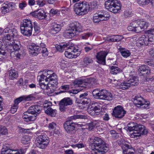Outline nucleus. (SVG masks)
I'll list each match as a JSON object with an SVG mask.
<instances>
[{"label": "nucleus", "mask_w": 154, "mask_h": 154, "mask_svg": "<svg viewBox=\"0 0 154 154\" xmlns=\"http://www.w3.org/2000/svg\"><path fill=\"white\" fill-rule=\"evenodd\" d=\"M3 32L8 34L0 41V61L3 60L2 56L5 55L6 53L5 49L9 51L11 54L14 51H18L20 47V42L13 40L14 37L17 35L16 29L12 28L10 29L8 26L4 30Z\"/></svg>", "instance_id": "obj_1"}, {"label": "nucleus", "mask_w": 154, "mask_h": 154, "mask_svg": "<svg viewBox=\"0 0 154 154\" xmlns=\"http://www.w3.org/2000/svg\"><path fill=\"white\" fill-rule=\"evenodd\" d=\"M41 107L38 105H33L30 106L28 110L23 113V118L27 122L34 121L36 119V116L41 113Z\"/></svg>", "instance_id": "obj_2"}, {"label": "nucleus", "mask_w": 154, "mask_h": 154, "mask_svg": "<svg viewBox=\"0 0 154 154\" xmlns=\"http://www.w3.org/2000/svg\"><path fill=\"white\" fill-rule=\"evenodd\" d=\"M128 130L130 131H133L130 134L131 137L137 139L142 135L146 134L147 133V130L144 126L133 122H130L128 124Z\"/></svg>", "instance_id": "obj_3"}, {"label": "nucleus", "mask_w": 154, "mask_h": 154, "mask_svg": "<svg viewBox=\"0 0 154 154\" xmlns=\"http://www.w3.org/2000/svg\"><path fill=\"white\" fill-rule=\"evenodd\" d=\"M85 117L86 116H85L77 115L72 116L69 118L63 124V127L65 131L70 135L73 134L75 133V128L76 124L73 122L72 120H75L77 119H85Z\"/></svg>", "instance_id": "obj_4"}, {"label": "nucleus", "mask_w": 154, "mask_h": 154, "mask_svg": "<svg viewBox=\"0 0 154 154\" xmlns=\"http://www.w3.org/2000/svg\"><path fill=\"white\" fill-rule=\"evenodd\" d=\"M82 26L77 21H74L69 24V27L64 34L65 36L67 38H71L78 34L77 32L82 30Z\"/></svg>", "instance_id": "obj_5"}, {"label": "nucleus", "mask_w": 154, "mask_h": 154, "mask_svg": "<svg viewBox=\"0 0 154 154\" xmlns=\"http://www.w3.org/2000/svg\"><path fill=\"white\" fill-rule=\"evenodd\" d=\"M90 7L86 2L83 1L75 3L74 5V11L78 15H83L88 13Z\"/></svg>", "instance_id": "obj_6"}, {"label": "nucleus", "mask_w": 154, "mask_h": 154, "mask_svg": "<svg viewBox=\"0 0 154 154\" xmlns=\"http://www.w3.org/2000/svg\"><path fill=\"white\" fill-rule=\"evenodd\" d=\"M105 5L107 9L113 13H118L121 11L122 5L119 1L109 0L105 2Z\"/></svg>", "instance_id": "obj_7"}, {"label": "nucleus", "mask_w": 154, "mask_h": 154, "mask_svg": "<svg viewBox=\"0 0 154 154\" xmlns=\"http://www.w3.org/2000/svg\"><path fill=\"white\" fill-rule=\"evenodd\" d=\"M49 142V138L46 135H41L37 137L35 144L38 147L41 149H44L47 146Z\"/></svg>", "instance_id": "obj_8"}, {"label": "nucleus", "mask_w": 154, "mask_h": 154, "mask_svg": "<svg viewBox=\"0 0 154 154\" xmlns=\"http://www.w3.org/2000/svg\"><path fill=\"white\" fill-rule=\"evenodd\" d=\"M138 79L136 77H133L123 82L119 85V88L122 90H126L132 86H135L138 84Z\"/></svg>", "instance_id": "obj_9"}, {"label": "nucleus", "mask_w": 154, "mask_h": 154, "mask_svg": "<svg viewBox=\"0 0 154 154\" xmlns=\"http://www.w3.org/2000/svg\"><path fill=\"white\" fill-rule=\"evenodd\" d=\"M109 14L104 11H102L95 14L93 17V21L94 23H98L101 21L107 20L109 19Z\"/></svg>", "instance_id": "obj_10"}, {"label": "nucleus", "mask_w": 154, "mask_h": 154, "mask_svg": "<svg viewBox=\"0 0 154 154\" xmlns=\"http://www.w3.org/2000/svg\"><path fill=\"white\" fill-rule=\"evenodd\" d=\"M133 103L138 107L142 106V108L147 109L149 105V102L146 101L140 96H135L134 99Z\"/></svg>", "instance_id": "obj_11"}, {"label": "nucleus", "mask_w": 154, "mask_h": 154, "mask_svg": "<svg viewBox=\"0 0 154 154\" xmlns=\"http://www.w3.org/2000/svg\"><path fill=\"white\" fill-rule=\"evenodd\" d=\"M126 113L123 107L119 105L115 107L113 109L112 115L115 118L121 119L123 117Z\"/></svg>", "instance_id": "obj_12"}, {"label": "nucleus", "mask_w": 154, "mask_h": 154, "mask_svg": "<svg viewBox=\"0 0 154 154\" xmlns=\"http://www.w3.org/2000/svg\"><path fill=\"white\" fill-rule=\"evenodd\" d=\"M72 104V101L69 97H65L61 100L59 103V109L62 112H64L66 109L67 106Z\"/></svg>", "instance_id": "obj_13"}, {"label": "nucleus", "mask_w": 154, "mask_h": 154, "mask_svg": "<svg viewBox=\"0 0 154 154\" xmlns=\"http://www.w3.org/2000/svg\"><path fill=\"white\" fill-rule=\"evenodd\" d=\"M102 107L101 104L96 103L88 108L87 109L88 112L92 116H100V111Z\"/></svg>", "instance_id": "obj_14"}, {"label": "nucleus", "mask_w": 154, "mask_h": 154, "mask_svg": "<svg viewBox=\"0 0 154 154\" xmlns=\"http://www.w3.org/2000/svg\"><path fill=\"white\" fill-rule=\"evenodd\" d=\"M28 48L29 54L32 56L37 55L40 50V47L34 43L29 44L28 46Z\"/></svg>", "instance_id": "obj_15"}, {"label": "nucleus", "mask_w": 154, "mask_h": 154, "mask_svg": "<svg viewBox=\"0 0 154 154\" xmlns=\"http://www.w3.org/2000/svg\"><path fill=\"white\" fill-rule=\"evenodd\" d=\"M98 96V98L108 100H111L113 97L112 94L105 90L100 91Z\"/></svg>", "instance_id": "obj_16"}, {"label": "nucleus", "mask_w": 154, "mask_h": 154, "mask_svg": "<svg viewBox=\"0 0 154 154\" xmlns=\"http://www.w3.org/2000/svg\"><path fill=\"white\" fill-rule=\"evenodd\" d=\"M63 24L62 23H52L51 28L50 29L49 32L52 34H55L61 30V27L63 26Z\"/></svg>", "instance_id": "obj_17"}, {"label": "nucleus", "mask_w": 154, "mask_h": 154, "mask_svg": "<svg viewBox=\"0 0 154 154\" xmlns=\"http://www.w3.org/2000/svg\"><path fill=\"white\" fill-rule=\"evenodd\" d=\"M107 53L104 51H100L97 53L96 58L97 62L103 65H105L106 63V57Z\"/></svg>", "instance_id": "obj_18"}, {"label": "nucleus", "mask_w": 154, "mask_h": 154, "mask_svg": "<svg viewBox=\"0 0 154 154\" xmlns=\"http://www.w3.org/2000/svg\"><path fill=\"white\" fill-rule=\"evenodd\" d=\"M87 79H76L73 82L74 85L75 87H85V85H87L89 83Z\"/></svg>", "instance_id": "obj_19"}, {"label": "nucleus", "mask_w": 154, "mask_h": 154, "mask_svg": "<svg viewBox=\"0 0 154 154\" xmlns=\"http://www.w3.org/2000/svg\"><path fill=\"white\" fill-rule=\"evenodd\" d=\"M34 99L35 97L32 95H29L27 96H23L15 99L14 100V104L16 105H18V103L22 101H30Z\"/></svg>", "instance_id": "obj_20"}, {"label": "nucleus", "mask_w": 154, "mask_h": 154, "mask_svg": "<svg viewBox=\"0 0 154 154\" xmlns=\"http://www.w3.org/2000/svg\"><path fill=\"white\" fill-rule=\"evenodd\" d=\"M137 25L139 29V32L142 29H145L147 28L149 26V23L143 20H136Z\"/></svg>", "instance_id": "obj_21"}, {"label": "nucleus", "mask_w": 154, "mask_h": 154, "mask_svg": "<svg viewBox=\"0 0 154 154\" xmlns=\"http://www.w3.org/2000/svg\"><path fill=\"white\" fill-rule=\"evenodd\" d=\"M31 15L35 18L40 20H42L45 18V14L44 11L42 10H38L32 12Z\"/></svg>", "instance_id": "obj_22"}, {"label": "nucleus", "mask_w": 154, "mask_h": 154, "mask_svg": "<svg viewBox=\"0 0 154 154\" xmlns=\"http://www.w3.org/2000/svg\"><path fill=\"white\" fill-rule=\"evenodd\" d=\"M139 71L146 76L149 75L150 73V71L149 67L146 65H142L140 66L139 69Z\"/></svg>", "instance_id": "obj_23"}, {"label": "nucleus", "mask_w": 154, "mask_h": 154, "mask_svg": "<svg viewBox=\"0 0 154 154\" xmlns=\"http://www.w3.org/2000/svg\"><path fill=\"white\" fill-rule=\"evenodd\" d=\"M111 38H107L106 40L109 42H118L123 38V37L121 35H113L110 37Z\"/></svg>", "instance_id": "obj_24"}, {"label": "nucleus", "mask_w": 154, "mask_h": 154, "mask_svg": "<svg viewBox=\"0 0 154 154\" xmlns=\"http://www.w3.org/2000/svg\"><path fill=\"white\" fill-rule=\"evenodd\" d=\"M20 27L24 28H33L32 22L29 19H24L21 23Z\"/></svg>", "instance_id": "obj_25"}, {"label": "nucleus", "mask_w": 154, "mask_h": 154, "mask_svg": "<svg viewBox=\"0 0 154 154\" xmlns=\"http://www.w3.org/2000/svg\"><path fill=\"white\" fill-rule=\"evenodd\" d=\"M139 28H138L137 25L136 21L131 23V25L127 28L128 29L129 31L134 32L136 33L139 32Z\"/></svg>", "instance_id": "obj_26"}, {"label": "nucleus", "mask_w": 154, "mask_h": 154, "mask_svg": "<svg viewBox=\"0 0 154 154\" xmlns=\"http://www.w3.org/2000/svg\"><path fill=\"white\" fill-rule=\"evenodd\" d=\"M21 33L24 35L29 36L32 34V28H24L20 27Z\"/></svg>", "instance_id": "obj_27"}, {"label": "nucleus", "mask_w": 154, "mask_h": 154, "mask_svg": "<svg viewBox=\"0 0 154 154\" xmlns=\"http://www.w3.org/2000/svg\"><path fill=\"white\" fill-rule=\"evenodd\" d=\"M118 144L121 145L123 150H125L126 149H128L130 146L129 145L126 143V142L125 141V140L123 139H121L117 141Z\"/></svg>", "instance_id": "obj_28"}, {"label": "nucleus", "mask_w": 154, "mask_h": 154, "mask_svg": "<svg viewBox=\"0 0 154 154\" xmlns=\"http://www.w3.org/2000/svg\"><path fill=\"white\" fill-rule=\"evenodd\" d=\"M8 77L11 79H16L18 76L17 72L15 70L11 69L8 72Z\"/></svg>", "instance_id": "obj_29"}, {"label": "nucleus", "mask_w": 154, "mask_h": 154, "mask_svg": "<svg viewBox=\"0 0 154 154\" xmlns=\"http://www.w3.org/2000/svg\"><path fill=\"white\" fill-rule=\"evenodd\" d=\"M50 73H52V71L45 70L43 71V74H42L39 77H38L37 79H39V82H42L44 80H45V78L48 77L49 74H50Z\"/></svg>", "instance_id": "obj_30"}, {"label": "nucleus", "mask_w": 154, "mask_h": 154, "mask_svg": "<svg viewBox=\"0 0 154 154\" xmlns=\"http://www.w3.org/2000/svg\"><path fill=\"white\" fill-rule=\"evenodd\" d=\"M55 47L56 49L60 52H62L64 50L66 49V48L69 47L68 44L66 43H62L60 45H56Z\"/></svg>", "instance_id": "obj_31"}, {"label": "nucleus", "mask_w": 154, "mask_h": 154, "mask_svg": "<svg viewBox=\"0 0 154 154\" xmlns=\"http://www.w3.org/2000/svg\"><path fill=\"white\" fill-rule=\"evenodd\" d=\"M154 29L149 31V35L148 37L149 45L153 44L152 42H154V33L153 32Z\"/></svg>", "instance_id": "obj_32"}, {"label": "nucleus", "mask_w": 154, "mask_h": 154, "mask_svg": "<svg viewBox=\"0 0 154 154\" xmlns=\"http://www.w3.org/2000/svg\"><path fill=\"white\" fill-rule=\"evenodd\" d=\"M4 5L6 6L10 12L11 11L15 8V4L13 2H6L4 3Z\"/></svg>", "instance_id": "obj_33"}, {"label": "nucleus", "mask_w": 154, "mask_h": 154, "mask_svg": "<svg viewBox=\"0 0 154 154\" xmlns=\"http://www.w3.org/2000/svg\"><path fill=\"white\" fill-rule=\"evenodd\" d=\"M66 50L64 54L65 56L69 58H76V55L75 54H73L71 51V50L69 48H66Z\"/></svg>", "instance_id": "obj_34"}, {"label": "nucleus", "mask_w": 154, "mask_h": 154, "mask_svg": "<svg viewBox=\"0 0 154 154\" xmlns=\"http://www.w3.org/2000/svg\"><path fill=\"white\" fill-rule=\"evenodd\" d=\"M137 2L140 5H147L150 3L153 5L154 3V0H137Z\"/></svg>", "instance_id": "obj_35"}, {"label": "nucleus", "mask_w": 154, "mask_h": 154, "mask_svg": "<svg viewBox=\"0 0 154 154\" xmlns=\"http://www.w3.org/2000/svg\"><path fill=\"white\" fill-rule=\"evenodd\" d=\"M57 110L53 109L50 107H49L46 109H45V112L47 114L52 117L55 116L57 113Z\"/></svg>", "instance_id": "obj_36"}, {"label": "nucleus", "mask_w": 154, "mask_h": 154, "mask_svg": "<svg viewBox=\"0 0 154 154\" xmlns=\"http://www.w3.org/2000/svg\"><path fill=\"white\" fill-rule=\"evenodd\" d=\"M68 45H69V47L67 48H69L71 50V51L73 54H75L76 55V57L79 56L80 54L79 52L78 51V49L75 48V47L73 46V45H70V43H68Z\"/></svg>", "instance_id": "obj_37"}, {"label": "nucleus", "mask_w": 154, "mask_h": 154, "mask_svg": "<svg viewBox=\"0 0 154 154\" xmlns=\"http://www.w3.org/2000/svg\"><path fill=\"white\" fill-rule=\"evenodd\" d=\"M13 150L10 149L5 146H3L2 149L1 154H12Z\"/></svg>", "instance_id": "obj_38"}, {"label": "nucleus", "mask_w": 154, "mask_h": 154, "mask_svg": "<svg viewBox=\"0 0 154 154\" xmlns=\"http://www.w3.org/2000/svg\"><path fill=\"white\" fill-rule=\"evenodd\" d=\"M120 51L122 56L125 58L128 57L131 54L130 52L129 51L126 50L122 48L120 49Z\"/></svg>", "instance_id": "obj_39"}, {"label": "nucleus", "mask_w": 154, "mask_h": 154, "mask_svg": "<svg viewBox=\"0 0 154 154\" xmlns=\"http://www.w3.org/2000/svg\"><path fill=\"white\" fill-rule=\"evenodd\" d=\"M110 69V73L114 75L116 74L122 72V70L114 66H112Z\"/></svg>", "instance_id": "obj_40"}, {"label": "nucleus", "mask_w": 154, "mask_h": 154, "mask_svg": "<svg viewBox=\"0 0 154 154\" xmlns=\"http://www.w3.org/2000/svg\"><path fill=\"white\" fill-rule=\"evenodd\" d=\"M50 74L48 76V77L46 78L45 81L47 82L49 81H54L57 80V76L54 73H50Z\"/></svg>", "instance_id": "obj_41"}, {"label": "nucleus", "mask_w": 154, "mask_h": 154, "mask_svg": "<svg viewBox=\"0 0 154 154\" xmlns=\"http://www.w3.org/2000/svg\"><path fill=\"white\" fill-rule=\"evenodd\" d=\"M92 35V33L91 32H88L82 34L81 35V38L82 39H87L88 38Z\"/></svg>", "instance_id": "obj_42"}, {"label": "nucleus", "mask_w": 154, "mask_h": 154, "mask_svg": "<svg viewBox=\"0 0 154 154\" xmlns=\"http://www.w3.org/2000/svg\"><path fill=\"white\" fill-rule=\"evenodd\" d=\"M30 138L28 135L23 136L21 139V142L23 143L26 144L29 143Z\"/></svg>", "instance_id": "obj_43"}, {"label": "nucleus", "mask_w": 154, "mask_h": 154, "mask_svg": "<svg viewBox=\"0 0 154 154\" xmlns=\"http://www.w3.org/2000/svg\"><path fill=\"white\" fill-rule=\"evenodd\" d=\"M83 61L85 64L88 65L92 63L93 61L92 58L88 57H87L84 59Z\"/></svg>", "instance_id": "obj_44"}, {"label": "nucleus", "mask_w": 154, "mask_h": 154, "mask_svg": "<svg viewBox=\"0 0 154 154\" xmlns=\"http://www.w3.org/2000/svg\"><path fill=\"white\" fill-rule=\"evenodd\" d=\"M141 40L145 43L144 45H149L148 39L147 36L145 35H143L141 37Z\"/></svg>", "instance_id": "obj_45"}, {"label": "nucleus", "mask_w": 154, "mask_h": 154, "mask_svg": "<svg viewBox=\"0 0 154 154\" xmlns=\"http://www.w3.org/2000/svg\"><path fill=\"white\" fill-rule=\"evenodd\" d=\"M69 85H64L62 86L60 88L61 89L63 90L61 91L59 93L60 94L61 93L65 92L66 91L68 90L69 89Z\"/></svg>", "instance_id": "obj_46"}, {"label": "nucleus", "mask_w": 154, "mask_h": 154, "mask_svg": "<svg viewBox=\"0 0 154 154\" xmlns=\"http://www.w3.org/2000/svg\"><path fill=\"white\" fill-rule=\"evenodd\" d=\"M91 102V100L89 98L87 97L85 98L83 100L80 101L79 102V103H81L83 104H88Z\"/></svg>", "instance_id": "obj_47"}, {"label": "nucleus", "mask_w": 154, "mask_h": 154, "mask_svg": "<svg viewBox=\"0 0 154 154\" xmlns=\"http://www.w3.org/2000/svg\"><path fill=\"white\" fill-rule=\"evenodd\" d=\"M8 133V130L5 127L0 128V135H6Z\"/></svg>", "instance_id": "obj_48"}, {"label": "nucleus", "mask_w": 154, "mask_h": 154, "mask_svg": "<svg viewBox=\"0 0 154 154\" xmlns=\"http://www.w3.org/2000/svg\"><path fill=\"white\" fill-rule=\"evenodd\" d=\"M100 91L98 89H96L94 90L92 92L93 96L96 98H98Z\"/></svg>", "instance_id": "obj_49"}, {"label": "nucleus", "mask_w": 154, "mask_h": 154, "mask_svg": "<svg viewBox=\"0 0 154 154\" xmlns=\"http://www.w3.org/2000/svg\"><path fill=\"white\" fill-rule=\"evenodd\" d=\"M41 87L43 89H46L48 90L49 89L52 88H51V86L49 85V84H45L44 83H41L40 85Z\"/></svg>", "instance_id": "obj_50"}, {"label": "nucleus", "mask_w": 154, "mask_h": 154, "mask_svg": "<svg viewBox=\"0 0 154 154\" xmlns=\"http://www.w3.org/2000/svg\"><path fill=\"white\" fill-rule=\"evenodd\" d=\"M24 153V151L23 149L18 150H13L12 154H23Z\"/></svg>", "instance_id": "obj_51"}, {"label": "nucleus", "mask_w": 154, "mask_h": 154, "mask_svg": "<svg viewBox=\"0 0 154 154\" xmlns=\"http://www.w3.org/2000/svg\"><path fill=\"white\" fill-rule=\"evenodd\" d=\"M49 85L51 86V87H55L56 86L57 84V80H55L54 81H49Z\"/></svg>", "instance_id": "obj_52"}, {"label": "nucleus", "mask_w": 154, "mask_h": 154, "mask_svg": "<svg viewBox=\"0 0 154 154\" xmlns=\"http://www.w3.org/2000/svg\"><path fill=\"white\" fill-rule=\"evenodd\" d=\"M1 10L2 13L3 14H5L10 12L9 10L6 8V6L4 5L1 7Z\"/></svg>", "instance_id": "obj_53"}, {"label": "nucleus", "mask_w": 154, "mask_h": 154, "mask_svg": "<svg viewBox=\"0 0 154 154\" xmlns=\"http://www.w3.org/2000/svg\"><path fill=\"white\" fill-rule=\"evenodd\" d=\"M41 50L42 56L44 57L47 56L48 54V51L47 48H44L41 49Z\"/></svg>", "instance_id": "obj_54"}, {"label": "nucleus", "mask_w": 154, "mask_h": 154, "mask_svg": "<svg viewBox=\"0 0 154 154\" xmlns=\"http://www.w3.org/2000/svg\"><path fill=\"white\" fill-rule=\"evenodd\" d=\"M131 146H129L128 149H126L125 150H123V154H134V152H133L130 151V149L132 148Z\"/></svg>", "instance_id": "obj_55"}, {"label": "nucleus", "mask_w": 154, "mask_h": 154, "mask_svg": "<svg viewBox=\"0 0 154 154\" xmlns=\"http://www.w3.org/2000/svg\"><path fill=\"white\" fill-rule=\"evenodd\" d=\"M93 48L92 45H90L89 46H85L84 48V50L86 52H88L92 50Z\"/></svg>", "instance_id": "obj_56"}, {"label": "nucleus", "mask_w": 154, "mask_h": 154, "mask_svg": "<svg viewBox=\"0 0 154 154\" xmlns=\"http://www.w3.org/2000/svg\"><path fill=\"white\" fill-rule=\"evenodd\" d=\"M93 121L95 128L102 126L103 124L101 121L99 120H94Z\"/></svg>", "instance_id": "obj_57"}, {"label": "nucleus", "mask_w": 154, "mask_h": 154, "mask_svg": "<svg viewBox=\"0 0 154 154\" xmlns=\"http://www.w3.org/2000/svg\"><path fill=\"white\" fill-rule=\"evenodd\" d=\"M17 105L14 104V105L11 107V112L12 113H14L17 111Z\"/></svg>", "instance_id": "obj_58"}, {"label": "nucleus", "mask_w": 154, "mask_h": 154, "mask_svg": "<svg viewBox=\"0 0 154 154\" xmlns=\"http://www.w3.org/2000/svg\"><path fill=\"white\" fill-rule=\"evenodd\" d=\"M88 128L89 130H91L95 128V125L94 124V121L91 122L88 124Z\"/></svg>", "instance_id": "obj_59"}, {"label": "nucleus", "mask_w": 154, "mask_h": 154, "mask_svg": "<svg viewBox=\"0 0 154 154\" xmlns=\"http://www.w3.org/2000/svg\"><path fill=\"white\" fill-rule=\"evenodd\" d=\"M107 110L106 108L104 107L101 109L100 113V116H103L105 115V114L106 113Z\"/></svg>", "instance_id": "obj_60"}, {"label": "nucleus", "mask_w": 154, "mask_h": 154, "mask_svg": "<svg viewBox=\"0 0 154 154\" xmlns=\"http://www.w3.org/2000/svg\"><path fill=\"white\" fill-rule=\"evenodd\" d=\"M37 5L40 7H42L45 5V3L44 1L39 0L37 1Z\"/></svg>", "instance_id": "obj_61"}, {"label": "nucleus", "mask_w": 154, "mask_h": 154, "mask_svg": "<svg viewBox=\"0 0 154 154\" xmlns=\"http://www.w3.org/2000/svg\"><path fill=\"white\" fill-rule=\"evenodd\" d=\"M56 126V124L55 123L52 122L49 124L48 128L49 129H54L55 128Z\"/></svg>", "instance_id": "obj_62"}, {"label": "nucleus", "mask_w": 154, "mask_h": 154, "mask_svg": "<svg viewBox=\"0 0 154 154\" xmlns=\"http://www.w3.org/2000/svg\"><path fill=\"white\" fill-rule=\"evenodd\" d=\"M26 5V3L25 2H23L19 4V7L21 9H23Z\"/></svg>", "instance_id": "obj_63"}, {"label": "nucleus", "mask_w": 154, "mask_h": 154, "mask_svg": "<svg viewBox=\"0 0 154 154\" xmlns=\"http://www.w3.org/2000/svg\"><path fill=\"white\" fill-rule=\"evenodd\" d=\"M88 95V94L87 92H85L83 94H81L79 96L80 100L81 101L83 100L85 98H86Z\"/></svg>", "instance_id": "obj_64"}]
</instances>
